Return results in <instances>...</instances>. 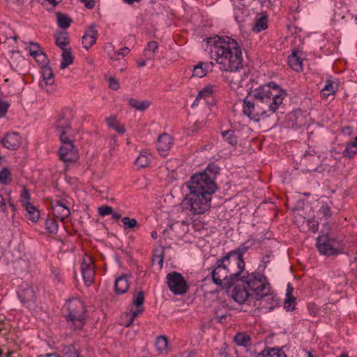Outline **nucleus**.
Here are the masks:
<instances>
[{"label": "nucleus", "mask_w": 357, "mask_h": 357, "mask_svg": "<svg viewBox=\"0 0 357 357\" xmlns=\"http://www.w3.org/2000/svg\"><path fill=\"white\" fill-rule=\"evenodd\" d=\"M0 206H5L6 203L4 202V199L1 195H0Z\"/></svg>", "instance_id": "60"}, {"label": "nucleus", "mask_w": 357, "mask_h": 357, "mask_svg": "<svg viewBox=\"0 0 357 357\" xmlns=\"http://www.w3.org/2000/svg\"><path fill=\"white\" fill-rule=\"evenodd\" d=\"M41 74L43 79L39 82V86L40 88L45 89L47 92H50L54 84L52 70L50 66H45L42 68Z\"/></svg>", "instance_id": "14"}, {"label": "nucleus", "mask_w": 357, "mask_h": 357, "mask_svg": "<svg viewBox=\"0 0 357 357\" xmlns=\"http://www.w3.org/2000/svg\"><path fill=\"white\" fill-rule=\"evenodd\" d=\"M64 316L68 326L72 330H81L86 322L87 314L83 302L72 298L66 304Z\"/></svg>", "instance_id": "5"}, {"label": "nucleus", "mask_w": 357, "mask_h": 357, "mask_svg": "<svg viewBox=\"0 0 357 357\" xmlns=\"http://www.w3.org/2000/svg\"><path fill=\"white\" fill-rule=\"evenodd\" d=\"M171 351L167 337L165 335L158 336V356H167Z\"/></svg>", "instance_id": "22"}, {"label": "nucleus", "mask_w": 357, "mask_h": 357, "mask_svg": "<svg viewBox=\"0 0 357 357\" xmlns=\"http://www.w3.org/2000/svg\"><path fill=\"white\" fill-rule=\"evenodd\" d=\"M350 146H351L353 148H356L357 146V136L355 137L354 141L352 142L348 143Z\"/></svg>", "instance_id": "58"}, {"label": "nucleus", "mask_w": 357, "mask_h": 357, "mask_svg": "<svg viewBox=\"0 0 357 357\" xmlns=\"http://www.w3.org/2000/svg\"><path fill=\"white\" fill-rule=\"evenodd\" d=\"M128 103L131 107L135 108L139 111H144L150 105L149 101L139 102L137 100L132 98H129Z\"/></svg>", "instance_id": "33"}, {"label": "nucleus", "mask_w": 357, "mask_h": 357, "mask_svg": "<svg viewBox=\"0 0 357 357\" xmlns=\"http://www.w3.org/2000/svg\"><path fill=\"white\" fill-rule=\"evenodd\" d=\"M288 63L289 66L295 71L299 72L302 70V60L299 58L296 52L294 51L288 58Z\"/></svg>", "instance_id": "27"}, {"label": "nucleus", "mask_w": 357, "mask_h": 357, "mask_svg": "<svg viewBox=\"0 0 357 357\" xmlns=\"http://www.w3.org/2000/svg\"><path fill=\"white\" fill-rule=\"evenodd\" d=\"M12 181L11 173L7 167H4L0 171V183L8 185Z\"/></svg>", "instance_id": "38"}, {"label": "nucleus", "mask_w": 357, "mask_h": 357, "mask_svg": "<svg viewBox=\"0 0 357 357\" xmlns=\"http://www.w3.org/2000/svg\"><path fill=\"white\" fill-rule=\"evenodd\" d=\"M218 40L211 50V56L221 66L220 68L225 71L223 75L225 80L229 83L231 87L238 86L243 80V59L241 47L237 42L229 37L218 36Z\"/></svg>", "instance_id": "2"}, {"label": "nucleus", "mask_w": 357, "mask_h": 357, "mask_svg": "<svg viewBox=\"0 0 357 357\" xmlns=\"http://www.w3.org/2000/svg\"><path fill=\"white\" fill-rule=\"evenodd\" d=\"M151 158V155L147 152H141L135 161V165L139 168L146 167L149 164Z\"/></svg>", "instance_id": "29"}, {"label": "nucleus", "mask_w": 357, "mask_h": 357, "mask_svg": "<svg viewBox=\"0 0 357 357\" xmlns=\"http://www.w3.org/2000/svg\"><path fill=\"white\" fill-rule=\"evenodd\" d=\"M338 357H349V356L346 353H342Z\"/></svg>", "instance_id": "64"}, {"label": "nucleus", "mask_w": 357, "mask_h": 357, "mask_svg": "<svg viewBox=\"0 0 357 357\" xmlns=\"http://www.w3.org/2000/svg\"><path fill=\"white\" fill-rule=\"evenodd\" d=\"M81 270L84 283L86 286L89 287L93 282L95 276V269L91 258L89 259V262L85 260L81 264Z\"/></svg>", "instance_id": "17"}, {"label": "nucleus", "mask_w": 357, "mask_h": 357, "mask_svg": "<svg viewBox=\"0 0 357 357\" xmlns=\"http://www.w3.org/2000/svg\"><path fill=\"white\" fill-rule=\"evenodd\" d=\"M74 57L72 54L70 49L62 50L61 62L60 65L61 69L68 68L73 63Z\"/></svg>", "instance_id": "28"}, {"label": "nucleus", "mask_w": 357, "mask_h": 357, "mask_svg": "<svg viewBox=\"0 0 357 357\" xmlns=\"http://www.w3.org/2000/svg\"><path fill=\"white\" fill-rule=\"evenodd\" d=\"M261 295V298H255V301H259L258 308L263 312L267 313L279 306L278 299L273 294L269 292H265Z\"/></svg>", "instance_id": "12"}, {"label": "nucleus", "mask_w": 357, "mask_h": 357, "mask_svg": "<svg viewBox=\"0 0 357 357\" xmlns=\"http://www.w3.org/2000/svg\"><path fill=\"white\" fill-rule=\"evenodd\" d=\"M130 275L122 274L115 280L114 292L116 294L121 295L127 292L130 287Z\"/></svg>", "instance_id": "19"}, {"label": "nucleus", "mask_w": 357, "mask_h": 357, "mask_svg": "<svg viewBox=\"0 0 357 357\" xmlns=\"http://www.w3.org/2000/svg\"><path fill=\"white\" fill-rule=\"evenodd\" d=\"M149 61H146V60L145 61H138L137 64H138V66L139 67H144V66H145L148 63Z\"/></svg>", "instance_id": "59"}, {"label": "nucleus", "mask_w": 357, "mask_h": 357, "mask_svg": "<svg viewBox=\"0 0 357 357\" xmlns=\"http://www.w3.org/2000/svg\"><path fill=\"white\" fill-rule=\"evenodd\" d=\"M257 357H287L283 350L278 348H266Z\"/></svg>", "instance_id": "23"}, {"label": "nucleus", "mask_w": 357, "mask_h": 357, "mask_svg": "<svg viewBox=\"0 0 357 357\" xmlns=\"http://www.w3.org/2000/svg\"><path fill=\"white\" fill-rule=\"evenodd\" d=\"M111 215H112V218L115 220H119L121 217V214H119L118 213H114L113 211Z\"/></svg>", "instance_id": "57"}, {"label": "nucleus", "mask_w": 357, "mask_h": 357, "mask_svg": "<svg viewBox=\"0 0 357 357\" xmlns=\"http://www.w3.org/2000/svg\"><path fill=\"white\" fill-rule=\"evenodd\" d=\"M155 252H156V250L153 249V256H152V261H153V262H154L155 259L156 257V254H155Z\"/></svg>", "instance_id": "62"}, {"label": "nucleus", "mask_w": 357, "mask_h": 357, "mask_svg": "<svg viewBox=\"0 0 357 357\" xmlns=\"http://www.w3.org/2000/svg\"><path fill=\"white\" fill-rule=\"evenodd\" d=\"M248 247L245 246L244 244H242L238 248H237L236 250L229 252L228 254L234 255L237 258L243 259V255L244 253H245L248 250Z\"/></svg>", "instance_id": "44"}, {"label": "nucleus", "mask_w": 357, "mask_h": 357, "mask_svg": "<svg viewBox=\"0 0 357 357\" xmlns=\"http://www.w3.org/2000/svg\"><path fill=\"white\" fill-rule=\"evenodd\" d=\"M23 206L27 212L28 218L33 222H36L39 218L40 213L36 208L31 203L26 202L23 203Z\"/></svg>", "instance_id": "25"}, {"label": "nucleus", "mask_w": 357, "mask_h": 357, "mask_svg": "<svg viewBox=\"0 0 357 357\" xmlns=\"http://www.w3.org/2000/svg\"><path fill=\"white\" fill-rule=\"evenodd\" d=\"M156 50V42L151 41L147 44L144 51V57L146 61H151V66L153 67V60L155 59V52Z\"/></svg>", "instance_id": "24"}, {"label": "nucleus", "mask_w": 357, "mask_h": 357, "mask_svg": "<svg viewBox=\"0 0 357 357\" xmlns=\"http://www.w3.org/2000/svg\"><path fill=\"white\" fill-rule=\"evenodd\" d=\"M9 107L10 103L0 98V118H3L6 115Z\"/></svg>", "instance_id": "46"}, {"label": "nucleus", "mask_w": 357, "mask_h": 357, "mask_svg": "<svg viewBox=\"0 0 357 357\" xmlns=\"http://www.w3.org/2000/svg\"><path fill=\"white\" fill-rule=\"evenodd\" d=\"M18 298L27 307H31L35 302V291L27 283H22L17 291Z\"/></svg>", "instance_id": "13"}, {"label": "nucleus", "mask_w": 357, "mask_h": 357, "mask_svg": "<svg viewBox=\"0 0 357 357\" xmlns=\"http://www.w3.org/2000/svg\"><path fill=\"white\" fill-rule=\"evenodd\" d=\"M29 50L30 55L34 58L45 57V54L41 50L40 45L36 43H31Z\"/></svg>", "instance_id": "37"}, {"label": "nucleus", "mask_w": 357, "mask_h": 357, "mask_svg": "<svg viewBox=\"0 0 357 357\" xmlns=\"http://www.w3.org/2000/svg\"><path fill=\"white\" fill-rule=\"evenodd\" d=\"M222 259L234 281L238 280V277L243 273L245 268L243 259L237 258L234 255L227 254L222 257Z\"/></svg>", "instance_id": "9"}, {"label": "nucleus", "mask_w": 357, "mask_h": 357, "mask_svg": "<svg viewBox=\"0 0 357 357\" xmlns=\"http://www.w3.org/2000/svg\"><path fill=\"white\" fill-rule=\"evenodd\" d=\"M98 31L96 26L92 25L85 31L84 35L82 36V45L84 48L88 50L93 45L97 39Z\"/></svg>", "instance_id": "20"}, {"label": "nucleus", "mask_w": 357, "mask_h": 357, "mask_svg": "<svg viewBox=\"0 0 357 357\" xmlns=\"http://www.w3.org/2000/svg\"><path fill=\"white\" fill-rule=\"evenodd\" d=\"M356 153V151L353 149V147L349 144H347L345 150L343 151V155L347 158H353Z\"/></svg>", "instance_id": "51"}, {"label": "nucleus", "mask_w": 357, "mask_h": 357, "mask_svg": "<svg viewBox=\"0 0 357 357\" xmlns=\"http://www.w3.org/2000/svg\"><path fill=\"white\" fill-rule=\"evenodd\" d=\"M52 208L54 215L61 221L64 220L70 214L68 207L61 200L56 201L52 205Z\"/></svg>", "instance_id": "21"}, {"label": "nucleus", "mask_w": 357, "mask_h": 357, "mask_svg": "<svg viewBox=\"0 0 357 357\" xmlns=\"http://www.w3.org/2000/svg\"><path fill=\"white\" fill-rule=\"evenodd\" d=\"M319 213L326 218H329L332 215L331 207L328 204H324L320 208Z\"/></svg>", "instance_id": "49"}, {"label": "nucleus", "mask_w": 357, "mask_h": 357, "mask_svg": "<svg viewBox=\"0 0 357 357\" xmlns=\"http://www.w3.org/2000/svg\"><path fill=\"white\" fill-rule=\"evenodd\" d=\"M307 225L309 229L314 233L317 232L319 229V222L314 218H310L306 220Z\"/></svg>", "instance_id": "47"}, {"label": "nucleus", "mask_w": 357, "mask_h": 357, "mask_svg": "<svg viewBox=\"0 0 357 357\" xmlns=\"http://www.w3.org/2000/svg\"><path fill=\"white\" fill-rule=\"evenodd\" d=\"M166 278L168 287L174 294L184 295L187 292L188 286L181 273L174 271L168 273Z\"/></svg>", "instance_id": "8"}, {"label": "nucleus", "mask_w": 357, "mask_h": 357, "mask_svg": "<svg viewBox=\"0 0 357 357\" xmlns=\"http://www.w3.org/2000/svg\"><path fill=\"white\" fill-rule=\"evenodd\" d=\"M63 352L68 357H80L79 350L73 344L64 346Z\"/></svg>", "instance_id": "39"}, {"label": "nucleus", "mask_w": 357, "mask_h": 357, "mask_svg": "<svg viewBox=\"0 0 357 357\" xmlns=\"http://www.w3.org/2000/svg\"><path fill=\"white\" fill-rule=\"evenodd\" d=\"M56 44L62 50H68L66 46L69 43L68 34L66 31L60 32L55 36Z\"/></svg>", "instance_id": "30"}, {"label": "nucleus", "mask_w": 357, "mask_h": 357, "mask_svg": "<svg viewBox=\"0 0 357 357\" xmlns=\"http://www.w3.org/2000/svg\"><path fill=\"white\" fill-rule=\"evenodd\" d=\"M20 196H21L22 202H23L24 200L28 201L30 199L29 192L26 187H23V189H22Z\"/></svg>", "instance_id": "53"}, {"label": "nucleus", "mask_w": 357, "mask_h": 357, "mask_svg": "<svg viewBox=\"0 0 357 357\" xmlns=\"http://www.w3.org/2000/svg\"><path fill=\"white\" fill-rule=\"evenodd\" d=\"M38 357H62L59 354L56 353H51V354H46L43 355H40Z\"/></svg>", "instance_id": "56"}, {"label": "nucleus", "mask_w": 357, "mask_h": 357, "mask_svg": "<svg viewBox=\"0 0 357 357\" xmlns=\"http://www.w3.org/2000/svg\"><path fill=\"white\" fill-rule=\"evenodd\" d=\"M322 92L324 96L333 94L335 93L333 84L331 82H328L322 89Z\"/></svg>", "instance_id": "50"}, {"label": "nucleus", "mask_w": 357, "mask_h": 357, "mask_svg": "<svg viewBox=\"0 0 357 357\" xmlns=\"http://www.w3.org/2000/svg\"><path fill=\"white\" fill-rule=\"evenodd\" d=\"M329 232L322 234L317 238V247L321 255L331 256L337 255L339 251L333 247V243L335 242Z\"/></svg>", "instance_id": "10"}, {"label": "nucleus", "mask_w": 357, "mask_h": 357, "mask_svg": "<svg viewBox=\"0 0 357 357\" xmlns=\"http://www.w3.org/2000/svg\"><path fill=\"white\" fill-rule=\"evenodd\" d=\"M211 276L213 282L218 286L229 287L234 283L222 258L217 260L214 268L211 272Z\"/></svg>", "instance_id": "7"}, {"label": "nucleus", "mask_w": 357, "mask_h": 357, "mask_svg": "<svg viewBox=\"0 0 357 357\" xmlns=\"http://www.w3.org/2000/svg\"><path fill=\"white\" fill-rule=\"evenodd\" d=\"M55 129L62 143L59 149L60 158L66 162H74L77 158V150L73 144V130L70 126V113L63 112L55 122Z\"/></svg>", "instance_id": "4"}, {"label": "nucleus", "mask_w": 357, "mask_h": 357, "mask_svg": "<svg viewBox=\"0 0 357 357\" xmlns=\"http://www.w3.org/2000/svg\"><path fill=\"white\" fill-rule=\"evenodd\" d=\"M36 59L37 61H39V62H41V63H43L46 60V56L45 55V57L43 58V57H38V58H35Z\"/></svg>", "instance_id": "61"}, {"label": "nucleus", "mask_w": 357, "mask_h": 357, "mask_svg": "<svg viewBox=\"0 0 357 357\" xmlns=\"http://www.w3.org/2000/svg\"><path fill=\"white\" fill-rule=\"evenodd\" d=\"M231 297L239 304L244 303L247 300H251V293L243 284V285H236L231 291Z\"/></svg>", "instance_id": "16"}, {"label": "nucleus", "mask_w": 357, "mask_h": 357, "mask_svg": "<svg viewBox=\"0 0 357 357\" xmlns=\"http://www.w3.org/2000/svg\"><path fill=\"white\" fill-rule=\"evenodd\" d=\"M222 135L225 141L232 146L237 144V137L234 134V131L228 130L222 132Z\"/></svg>", "instance_id": "41"}, {"label": "nucleus", "mask_w": 357, "mask_h": 357, "mask_svg": "<svg viewBox=\"0 0 357 357\" xmlns=\"http://www.w3.org/2000/svg\"><path fill=\"white\" fill-rule=\"evenodd\" d=\"M293 288L290 284H288L286 292V299L284 302V308L287 310H293L294 309L295 298L292 295Z\"/></svg>", "instance_id": "26"}, {"label": "nucleus", "mask_w": 357, "mask_h": 357, "mask_svg": "<svg viewBox=\"0 0 357 357\" xmlns=\"http://www.w3.org/2000/svg\"><path fill=\"white\" fill-rule=\"evenodd\" d=\"M174 143L173 137L168 133H162L158 137V152L165 156Z\"/></svg>", "instance_id": "15"}, {"label": "nucleus", "mask_w": 357, "mask_h": 357, "mask_svg": "<svg viewBox=\"0 0 357 357\" xmlns=\"http://www.w3.org/2000/svg\"><path fill=\"white\" fill-rule=\"evenodd\" d=\"M252 93L253 100L249 97L244 99L243 112L255 121L263 116H269L268 113H274L287 95L284 90L273 82L255 89Z\"/></svg>", "instance_id": "3"}, {"label": "nucleus", "mask_w": 357, "mask_h": 357, "mask_svg": "<svg viewBox=\"0 0 357 357\" xmlns=\"http://www.w3.org/2000/svg\"><path fill=\"white\" fill-rule=\"evenodd\" d=\"M251 293V299L261 298L265 292L271 291L270 284L265 276L259 273L243 275L240 279Z\"/></svg>", "instance_id": "6"}, {"label": "nucleus", "mask_w": 357, "mask_h": 357, "mask_svg": "<svg viewBox=\"0 0 357 357\" xmlns=\"http://www.w3.org/2000/svg\"><path fill=\"white\" fill-rule=\"evenodd\" d=\"M106 122L109 128L114 129L119 133H124L125 128L122 125H120L115 116H109L107 118Z\"/></svg>", "instance_id": "34"}, {"label": "nucleus", "mask_w": 357, "mask_h": 357, "mask_svg": "<svg viewBox=\"0 0 357 357\" xmlns=\"http://www.w3.org/2000/svg\"><path fill=\"white\" fill-rule=\"evenodd\" d=\"M218 173L219 167L211 164L204 172L192 176L188 185L190 193L182 202L183 208L192 215L203 214L210 209L212 195L218 188L214 180Z\"/></svg>", "instance_id": "1"}, {"label": "nucleus", "mask_w": 357, "mask_h": 357, "mask_svg": "<svg viewBox=\"0 0 357 357\" xmlns=\"http://www.w3.org/2000/svg\"><path fill=\"white\" fill-rule=\"evenodd\" d=\"M112 211H113V208L112 206H107V205H103V206H99L98 208V214L102 217H105L108 215H111L112 213Z\"/></svg>", "instance_id": "45"}, {"label": "nucleus", "mask_w": 357, "mask_h": 357, "mask_svg": "<svg viewBox=\"0 0 357 357\" xmlns=\"http://www.w3.org/2000/svg\"><path fill=\"white\" fill-rule=\"evenodd\" d=\"M130 52L129 48L124 47L121 49H120L117 52H114V55L111 56V59L118 60L119 59V56H121L122 57L125 56Z\"/></svg>", "instance_id": "48"}, {"label": "nucleus", "mask_w": 357, "mask_h": 357, "mask_svg": "<svg viewBox=\"0 0 357 357\" xmlns=\"http://www.w3.org/2000/svg\"><path fill=\"white\" fill-rule=\"evenodd\" d=\"M3 147L9 150H16L21 144L20 137L17 132L8 133L1 139Z\"/></svg>", "instance_id": "18"}, {"label": "nucleus", "mask_w": 357, "mask_h": 357, "mask_svg": "<svg viewBox=\"0 0 357 357\" xmlns=\"http://www.w3.org/2000/svg\"><path fill=\"white\" fill-rule=\"evenodd\" d=\"M109 87L112 90H117L119 88V84L118 81L113 77H111L108 79Z\"/></svg>", "instance_id": "52"}, {"label": "nucleus", "mask_w": 357, "mask_h": 357, "mask_svg": "<svg viewBox=\"0 0 357 357\" xmlns=\"http://www.w3.org/2000/svg\"><path fill=\"white\" fill-rule=\"evenodd\" d=\"M121 222L126 229H134L139 226L137 220L135 218L131 219L128 217H124L121 219Z\"/></svg>", "instance_id": "42"}, {"label": "nucleus", "mask_w": 357, "mask_h": 357, "mask_svg": "<svg viewBox=\"0 0 357 357\" xmlns=\"http://www.w3.org/2000/svg\"><path fill=\"white\" fill-rule=\"evenodd\" d=\"M234 341L239 346L248 347L252 344L251 337L245 333H238L234 337Z\"/></svg>", "instance_id": "31"}, {"label": "nucleus", "mask_w": 357, "mask_h": 357, "mask_svg": "<svg viewBox=\"0 0 357 357\" xmlns=\"http://www.w3.org/2000/svg\"><path fill=\"white\" fill-rule=\"evenodd\" d=\"M208 65L206 63L200 62L194 67L192 76L202 78L206 75Z\"/></svg>", "instance_id": "32"}, {"label": "nucleus", "mask_w": 357, "mask_h": 357, "mask_svg": "<svg viewBox=\"0 0 357 357\" xmlns=\"http://www.w3.org/2000/svg\"><path fill=\"white\" fill-rule=\"evenodd\" d=\"M123 1L128 4H132L134 1H138L139 0H123Z\"/></svg>", "instance_id": "63"}, {"label": "nucleus", "mask_w": 357, "mask_h": 357, "mask_svg": "<svg viewBox=\"0 0 357 357\" xmlns=\"http://www.w3.org/2000/svg\"><path fill=\"white\" fill-rule=\"evenodd\" d=\"M144 293L142 291H135L132 296V306L131 307L129 313V326L135 319L136 317L142 313L144 310Z\"/></svg>", "instance_id": "11"}, {"label": "nucleus", "mask_w": 357, "mask_h": 357, "mask_svg": "<svg viewBox=\"0 0 357 357\" xmlns=\"http://www.w3.org/2000/svg\"><path fill=\"white\" fill-rule=\"evenodd\" d=\"M84 3L85 7L88 9H92L96 6L95 0H87V1H85Z\"/></svg>", "instance_id": "54"}, {"label": "nucleus", "mask_w": 357, "mask_h": 357, "mask_svg": "<svg viewBox=\"0 0 357 357\" xmlns=\"http://www.w3.org/2000/svg\"><path fill=\"white\" fill-rule=\"evenodd\" d=\"M268 27V19L266 16L259 17L255 22L253 31L259 33L262 30H265Z\"/></svg>", "instance_id": "36"}, {"label": "nucleus", "mask_w": 357, "mask_h": 357, "mask_svg": "<svg viewBox=\"0 0 357 357\" xmlns=\"http://www.w3.org/2000/svg\"><path fill=\"white\" fill-rule=\"evenodd\" d=\"M57 22L59 27L66 29L70 26L72 20L68 16L58 13L56 14Z\"/></svg>", "instance_id": "40"}, {"label": "nucleus", "mask_w": 357, "mask_h": 357, "mask_svg": "<svg viewBox=\"0 0 357 357\" xmlns=\"http://www.w3.org/2000/svg\"><path fill=\"white\" fill-rule=\"evenodd\" d=\"M217 87L215 85L208 84L202 89L198 93L195 101L202 98H207L211 96L213 93L215 91Z\"/></svg>", "instance_id": "35"}, {"label": "nucleus", "mask_w": 357, "mask_h": 357, "mask_svg": "<svg viewBox=\"0 0 357 357\" xmlns=\"http://www.w3.org/2000/svg\"><path fill=\"white\" fill-rule=\"evenodd\" d=\"M342 132L345 135L350 136L353 133V129L349 126H347L342 129Z\"/></svg>", "instance_id": "55"}, {"label": "nucleus", "mask_w": 357, "mask_h": 357, "mask_svg": "<svg viewBox=\"0 0 357 357\" xmlns=\"http://www.w3.org/2000/svg\"><path fill=\"white\" fill-rule=\"evenodd\" d=\"M45 229L50 234H56L58 231V225L55 222V220L52 219L46 220L45 222Z\"/></svg>", "instance_id": "43"}]
</instances>
